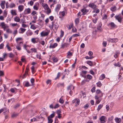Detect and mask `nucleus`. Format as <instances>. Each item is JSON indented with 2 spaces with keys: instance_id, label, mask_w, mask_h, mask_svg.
<instances>
[{
  "instance_id": "obj_1",
  "label": "nucleus",
  "mask_w": 123,
  "mask_h": 123,
  "mask_svg": "<svg viewBox=\"0 0 123 123\" xmlns=\"http://www.w3.org/2000/svg\"><path fill=\"white\" fill-rule=\"evenodd\" d=\"M96 95L95 96V99H98L99 97H102L103 96V93L99 90H97L96 92Z\"/></svg>"
},
{
  "instance_id": "obj_2",
  "label": "nucleus",
  "mask_w": 123,
  "mask_h": 123,
  "mask_svg": "<svg viewBox=\"0 0 123 123\" xmlns=\"http://www.w3.org/2000/svg\"><path fill=\"white\" fill-rule=\"evenodd\" d=\"M52 25H50L49 27L51 29H52L53 30H56L58 27V25L56 23H54L53 22H52Z\"/></svg>"
},
{
  "instance_id": "obj_3",
  "label": "nucleus",
  "mask_w": 123,
  "mask_h": 123,
  "mask_svg": "<svg viewBox=\"0 0 123 123\" xmlns=\"http://www.w3.org/2000/svg\"><path fill=\"white\" fill-rule=\"evenodd\" d=\"M0 26L1 27V28L3 29L4 30H5L8 27V26L7 25L5 24L4 22H2L0 23Z\"/></svg>"
},
{
  "instance_id": "obj_4",
  "label": "nucleus",
  "mask_w": 123,
  "mask_h": 123,
  "mask_svg": "<svg viewBox=\"0 0 123 123\" xmlns=\"http://www.w3.org/2000/svg\"><path fill=\"white\" fill-rule=\"evenodd\" d=\"M115 17L116 19L119 22H121L122 19V17L120 15H117L116 16H115Z\"/></svg>"
},
{
  "instance_id": "obj_5",
  "label": "nucleus",
  "mask_w": 123,
  "mask_h": 123,
  "mask_svg": "<svg viewBox=\"0 0 123 123\" xmlns=\"http://www.w3.org/2000/svg\"><path fill=\"white\" fill-rule=\"evenodd\" d=\"M81 11L82 12V15H84L88 12L89 10L86 9L85 8H84L81 10Z\"/></svg>"
},
{
  "instance_id": "obj_6",
  "label": "nucleus",
  "mask_w": 123,
  "mask_h": 123,
  "mask_svg": "<svg viewBox=\"0 0 123 123\" xmlns=\"http://www.w3.org/2000/svg\"><path fill=\"white\" fill-rule=\"evenodd\" d=\"M49 33L48 32H45L44 31H42L40 33L41 36H47Z\"/></svg>"
},
{
  "instance_id": "obj_7",
  "label": "nucleus",
  "mask_w": 123,
  "mask_h": 123,
  "mask_svg": "<svg viewBox=\"0 0 123 123\" xmlns=\"http://www.w3.org/2000/svg\"><path fill=\"white\" fill-rule=\"evenodd\" d=\"M61 6V5L60 4H57L56 6L55 9V11L58 12L60 10Z\"/></svg>"
},
{
  "instance_id": "obj_8",
  "label": "nucleus",
  "mask_w": 123,
  "mask_h": 123,
  "mask_svg": "<svg viewBox=\"0 0 123 123\" xmlns=\"http://www.w3.org/2000/svg\"><path fill=\"white\" fill-rule=\"evenodd\" d=\"M105 117L104 116H102L100 117V120L101 123H105Z\"/></svg>"
},
{
  "instance_id": "obj_9",
  "label": "nucleus",
  "mask_w": 123,
  "mask_h": 123,
  "mask_svg": "<svg viewBox=\"0 0 123 123\" xmlns=\"http://www.w3.org/2000/svg\"><path fill=\"white\" fill-rule=\"evenodd\" d=\"M89 6L91 8L93 9L96 8L97 7L96 5L93 3H90L89 5Z\"/></svg>"
},
{
  "instance_id": "obj_10",
  "label": "nucleus",
  "mask_w": 123,
  "mask_h": 123,
  "mask_svg": "<svg viewBox=\"0 0 123 123\" xmlns=\"http://www.w3.org/2000/svg\"><path fill=\"white\" fill-rule=\"evenodd\" d=\"M6 3L5 1H1V3L0 5L1 8L3 9H4L5 8V4Z\"/></svg>"
},
{
  "instance_id": "obj_11",
  "label": "nucleus",
  "mask_w": 123,
  "mask_h": 123,
  "mask_svg": "<svg viewBox=\"0 0 123 123\" xmlns=\"http://www.w3.org/2000/svg\"><path fill=\"white\" fill-rule=\"evenodd\" d=\"M31 12V9L29 8L25 9L24 11L25 14H29Z\"/></svg>"
},
{
  "instance_id": "obj_12",
  "label": "nucleus",
  "mask_w": 123,
  "mask_h": 123,
  "mask_svg": "<svg viewBox=\"0 0 123 123\" xmlns=\"http://www.w3.org/2000/svg\"><path fill=\"white\" fill-rule=\"evenodd\" d=\"M11 13L12 16L16 15L17 14L16 11L15 10H12L11 11Z\"/></svg>"
},
{
  "instance_id": "obj_13",
  "label": "nucleus",
  "mask_w": 123,
  "mask_h": 123,
  "mask_svg": "<svg viewBox=\"0 0 123 123\" xmlns=\"http://www.w3.org/2000/svg\"><path fill=\"white\" fill-rule=\"evenodd\" d=\"M67 13V11L66 10L62 12H59V14L60 16L62 17L64 16L65 14Z\"/></svg>"
},
{
  "instance_id": "obj_14",
  "label": "nucleus",
  "mask_w": 123,
  "mask_h": 123,
  "mask_svg": "<svg viewBox=\"0 0 123 123\" xmlns=\"http://www.w3.org/2000/svg\"><path fill=\"white\" fill-rule=\"evenodd\" d=\"M39 4L38 3H37L36 5L34 6L33 8L34 9L36 10H37L39 9Z\"/></svg>"
},
{
  "instance_id": "obj_15",
  "label": "nucleus",
  "mask_w": 123,
  "mask_h": 123,
  "mask_svg": "<svg viewBox=\"0 0 123 123\" xmlns=\"http://www.w3.org/2000/svg\"><path fill=\"white\" fill-rule=\"evenodd\" d=\"M109 25H110L111 27L113 28L116 27V25L114 23L111 22L109 23Z\"/></svg>"
},
{
  "instance_id": "obj_16",
  "label": "nucleus",
  "mask_w": 123,
  "mask_h": 123,
  "mask_svg": "<svg viewBox=\"0 0 123 123\" xmlns=\"http://www.w3.org/2000/svg\"><path fill=\"white\" fill-rule=\"evenodd\" d=\"M24 8V6L23 5H20L18 7V9L19 10V11L20 12H21L23 10Z\"/></svg>"
},
{
  "instance_id": "obj_17",
  "label": "nucleus",
  "mask_w": 123,
  "mask_h": 123,
  "mask_svg": "<svg viewBox=\"0 0 123 123\" xmlns=\"http://www.w3.org/2000/svg\"><path fill=\"white\" fill-rule=\"evenodd\" d=\"M14 20L15 22H19L20 21V19L18 17L16 16L14 18Z\"/></svg>"
},
{
  "instance_id": "obj_18",
  "label": "nucleus",
  "mask_w": 123,
  "mask_h": 123,
  "mask_svg": "<svg viewBox=\"0 0 123 123\" xmlns=\"http://www.w3.org/2000/svg\"><path fill=\"white\" fill-rule=\"evenodd\" d=\"M57 46V44L56 43H54L53 44H51L49 46V47L50 48H53Z\"/></svg>"
},
{
  "instance_id": "obj_19",
  "label": "nucleus",
  "mask_w": 123,
  "mask_h": 123,
  "mask_svg": "<svg viewBox=\"0 0 123 123\" xmlns=\"http://www.w3.org/2000/svg\"><path fill=\"white\" fill-rule=\"evenodd\" d=\"M115 122L117 123H119L121 121V119L120 118L116 117L115 119Z\"/></svg>"
},
{
  "instance_id": "obj_20",
  "label": "nucleus",
  "mask_w": 123,
  "mask_h": 123,
  "mask_svg": "<svg viewBox=\"0 0 123 123\" xmlns=\"http://www.w3.org/2000/svg\"><path fill=\"white\" fill-rule=\"evenodd\" d=\"M19 30H20V31L19 32V33H20L22 34L25 31L26 29H25L21 28H20Z\"/></svg>"
},
{
  "instance_id": "obj_21",
  "label": "nucleus",
  "mask_w": 123,
  "mask_h": 123,
  "mask_svg": "<svg viewBox=\"0 0 123 123\" xmlns=\"http://www.w3.org/2000/svg\"><path fill=\"white\" fill-rule=\"evenodd\" d=\"M74 88V87L72 85H71L68 86V88L67 89L68 90H73Z\"/></svg>"
},
{
  "instance_id": "obj_22",
  "label": "nucleus",
  "mask_w": 123,
  "mask_h": 123,
  "mask_svg": "<svg viewBox=\"0 0 123 123\" xmlns=\"http://www.w3.org/2000/svg\"><path fill=\"white\" fill-rule=\"evenodd\" d=\"M15 5L14 3H11L10 4L9 6V8H12L14 7L15 6Z\"/></svg>"
},
{
  "instance_id": "obj_23",
  "label": "nucleus",
  "mask_w": 123,
  "mask_h": 123,
  "mask_svg": "<svg viewBox=\"0 0 123 123\" xmlns=\"http://www.w3.org/2000/svg\"><path fill=\"white\" fill-rule=\"evenodd\" d=\"M99 12V9L97 8V7L95 8V9H94V10L92 12L93 13H94V12H96V13H98Z\"/></svg>"
},
{
  "instance_id": "obj_24",
  "label": "nucleus",
  "mask_w": 123,
  "mask_h": 123,
  "mask_svg": "<svg viewBox=\"0 0 123 123\" xmlns=\"http://www.w3.org/2000/svg\"><path fill=\"white\" fill-rule=\"evenodd\" d=\"M116 8L117 7L116 6H114L112 7L111 8V10L112 11H114L116 10Z\"/></svg>"
},
{
  "instance_id": "obj_25",
  "label": "nucleus",
  "mask_w": 123,
  "mask_h": 123,
  "mask_svg": "<svg viewBox=\"0 0 123 123\" xmlns=\"http://www.w3.org/2000/svg\"><path fill=\"white\" fill-rule=\"evenodd\" d=\"M18 115V113H14L12 114L11 117H12L14 118L17 116Z\"/></svg>"
},
{
  "instance_id": "obj_26",
  "label": "nucleus",
  "mask_w": 123,
  "mask_h": 123,
  "mask_svg": "<svg viewBox=\"0 0 123 123\" xmlns=\"http://www.w3.org/2000/svg\"><path fill=\"white\" fill-rule=\"evenodd\" d=\"M68 45V44L66 43H65L64 44H62L61 45V48H64L65 47H67Z\"/></svg>"
},
{
  "instance_id": "obj_27",
  "label": "nucleus",
  "mask_w": 123,
  "mask_h": 123,
  "mask_svg": "<svg viewBox=\"0 0 123 123\" xmlns=\"http://www.w3.org/2000/svg\"><path fill=\"white\" fill-rule=\"evenodd\" d=\"M10 25L12 27L16 26H17L19 27V25H18L17 23H11Z\"/></svg>"
},
{
  "instance_id": "obj_28",
  "label": "nucleus",
  "mask_w": 123,
  "mask_h": 123,
  "mask_svg": "<svg viewBox=\"0 0 123 123\" xmlns=\"http://www.w3.org/2000/svg\"><path fill=\"white\" fill-rule=\"evenodd\" d=\"M53 113L51 114L48 117L49 118H52L53 117L55 116V112L54 111H53Z\"/></svg>"
},
{
  "instance_id": "obj_29",
  "label": "nucleus",
  "mask_w": 123,
  "mask_h": 123,
  "mask_svg": "<svg viewBox=\"0 0 123 123\" xmlns=\"http://www.w3.org/2000/svg\"><path fill=\"white\" fill-rule=\"evenodd\" d=\"M105 78V75L104 74H102L100 77V79L101 80H103Z\"/></svg>"
},
{
  "instance_id": "obj_30",
  "label": "nucleus",
  "mask_w": 123,
  "mask_h": 123,
  "mask_svg": "<svg viewBox=\"0 0 123 123\" xmlns=\"http://www.w3.org/2000/svg\"><path fill=\"white\" fill-rule=\"evenodd\" d=\"M103 105H102L100 104L98 106L97 109V110L98 111L100 110L102 108Z\"/></svg>"
},
{
  "instance_id": "obj_31",
  "label": "nucleus",
  "mask_w": 123,
  "mask_h": 123,
  "mask_svg": "<svg viewBox=\"0 0 123 123\" xmlns=\"http://www.w3.org/2000/svg\"><path fill=\"white\" fill-rule=\"evenodd\" d=\"M118 41V39L117 38H114L112 39V43H116Z\"/></svg>"
},
{
  "instance_id": "obj_32",
  "label": "nucleus",
  "mask_w": 123,
  "mask_h": 123,
  "mask_svg": "<svg viewBox=\"0 0 123 123\" xmlns=\"http://www.w3.org/2000/svg\"><path fill=\"white\" fill-rule=\"evenodd\" d=\"M48 123H52V122L53 120L52 118H49L48 117Z\"/></svg>"
},
{
  "instance_id": "obj_33",
  "label": "nucleus",
  "mask_w": 123,
  "mask_h": 123,
  "mask_svg": "<svg viewBox=\"0 0 123 123\" xmlns=\"http://www.w3.org/2000/svg\"><path fill=\"white\" fill-rule=\"evenodd\" d=\"M87 63L91 66H92V62L91 61H87Z\"/></svg>"
},
{
  "instance_id": "obj_34",
  "label": "nucleus",
  "mask_w": 123,
  "mask_h": 123,
  "mask_svg": "<svg viewBox=\"0 0 123 123\" xmlns=\"http://www.w3.org/2000/svg\"><path fill=\"white\" fill-rule=\"evenodd\" d=\"M43 6L44 9L46 10L48 9L49 8V7L48 5L46 4H45L44 5H43Z\"/></svg>"
},
{
  "instance_id": "obj_35",
  "label": "nucleus",
  "mask_w": 123,
  "mask_h": 123,
  "mask_svg": "<svg viewBox=\"0 0 123 123\" xmlns=\"http://www.w3.org/2000/svg\"><path fill=\"white\" fill-rule=\"evenodd\" d=\"M102 26V24L101 23H100L97 27V29L99 30H101V27Z\"/></svg>"
},
{
  "instance_id": "obj_36",
  "label": "nucleus",
  "mask_w": 123,
  "mask_h": 123,
  "mask_svg": "<svg viewBox=\"0 0 123 123\" xmlns=\"http://www.w3.org/2000/svg\"><path fill=\"white\" fill-rule=\"evenodd\" d=\"M7 14V12L6 10H4L3 12V15L5 18L6 17Z\"/></svg>"
},
{
  "instance_id": "obj_37",
  "label": "nucleus",
  "mask_w": 123,
  "mask_h": 123,
  "mask_svg": "<svg viewBox=\"0 0 123 123\" xmlns=\"http://www.w3.org/2000/svg\"><path fill=\"white\" fill-rule=\"evenodd\" d=\"M96 100V104H98L101 101V98H98L97 99H95Z\"/></svg>"
},
{
  "instance_id": "obj_38",
  "label": "nucleus",
  "mask_w": 123,
  "mask_h": 123,
  "mask_svg": "<svg viewBox=\"0 0 123 123\" xmlns=\"http://www.w3.org/2000/svg\"><path fill=\"white\" fill-rule=\"evenodd\" d=\"M46 11V13L47 14H49L51 12V10L50 9L48 8L47 9Z\"/></svg>"
},
{
  "instance_id": "obj_39",
  "label": "nucleus",
  "mask_w": 123,
  "mask_h": 123,
  "mask_svg": "<svg viewBox=\"0 0 123 123\" xmlns=\"http://www.w3.org/2000/svg\"><path fill=\"white\" fill-rule=\"evenodd\" d=\"M36 28V27L34 25H32L31 26V28L33 30L35 29Z\"/></svg>"
},
{
  "instance_id": "obj_40",
  "label": "nucleus",
  "mask_w": 123,
  "mask_h": 123,
  "mask_svg": "<svg viewBox=\"0 0 123 123\" xmlns=\"http://www.w3.org/2000/svg\"><path fill=\"white\" fill-rule=\"evenodd\" d=\"M80 100L79 99H78L77 100L76 99V106H77L79 105L80 103Z\"/></svg>"
},
{
  "instance_id": "obj_41",
  "label": "nucleus",
  "mask_w": 123,
  "mask_h": 123,
  "mask_svg": "<svg viewBox=\"0 0 123 123\" xmlns=\"http://www.w3.org/2000/svg\"><path fill=\"white\" fill-rule=\"evenodd\" d=\"M113 118L114 117L113 116H111L108 118V120L109 121H111L113 120Z\"/></svg>"
},
{
  "instance_id": "obj_42",
  "label": "nucleus",
  "mask_w": 123,
  "mask_h": 123,
  "mask_svg": "<svg viewBox=\"0 0 123 123\" xmlns=\"http://www.w3.org/2000/svg\"><path fill=\"white\" fill-rule=\"evenodd\" d=\"M67 56H71L72 55V53L70 52V51H69L67 53Z\"/></svg>"
},
{
  "instance_id": "obj_43",
  "label": "nucleus",
  "mask_w": 123,
  "mask_h": 123,
  "mask_svg": "<svg viewBox=\"0 0 123 123\" xmlns=\"http://www.w3.org/2000/svg\"><path fill=\"white\" fill-rule=\"evenodd\" d=\"M59 102L61 104H63V103L64 101L63 99L62 98V97L60 99Z\"/></svg>"
},
{
  "instance_id": "obj_44",
  "label": "nucleus",
  "mask_w": 123,
  "mask_h": 123,
  "mask_svg": "<svg viewBox=\"0 0 123 123\" xmlns=\"http://www.w3.org/2000/svg\"><path fill=\"white\" fill-rule=\"evenodd\" d=\"M31 82L32 83V85H34V80L33 78H32L31 79Z\"/></svg>"
},
{
  "instance_id": "obj_45",
  "label": "nucleus",
  "mask_w": 123,
  "mask_h": 123,
  "mask_svg": "<svg viewBox=\"0 0 123 123\" xmlns=\"http://www.w3.org/2000/svg\"><path fill=\"white\" fill-rule=\"evenodd\" d=\"M114 65L116 66L120 67L121 66L119 62H118L117 63H115L114 64Z\"/></svg>"
},
{
  "instance_id": "obj_46",
  "label": "nucleus",
  "mask_w": 123,
  "mask_h": 123,
  "mask_svg": "<svg viewBox=\"0 0 123 123\" xmlns=\"http://www.w3.org/2000/svg\"><path fill=\"white\" fill-rule=\"evenodd\" d=\"M97 86L99 87H100L102 85V84L100 81H99L97 83Z\"/></svg>"
},
{
  "instance_id": "obj_47",
  "label": "nucleus",
  "mask_w": 123,
  "mask_h": 123,
  "mask_svg": "<svg viewBox=\"0 0 123 123\" xmlns=\"http://www.w3.org/2000/svg\"><path fill=\"white\" fill-rule=\"evenodd\" d=\"M72 31L73 32H76L77 31V30L75 27H73L72 29Z\"/></svg>"
},
{
  "instance_id": "obj_48",
  "label": "nucleus",
  "mask_w": 123,
  "mask_h": 123,
  "mask_svg": "<svg viewBox=\"0 0 123 123\" xmlns=\"http://www.w3.org/2000/svg\"><path fill=\"white\" fill-rule=\"evenodd\" d=\"M52 59L53 61L54 62H56L58 61L57 58L55 57H54L52 58Z\"/></svg>"
},
{
  "instance_id": "obj_49",
  "label": "nucleus",
  "mask_w": 123,
  "mask_h": 123,
  "mask_svg": "<svg viewBox=\"0 0 123 123\" xmlns=\"http://www.w3.org/2000/svg\"><path fill=\"white\" fill-rule=\"evenodd\" d=\"M79 18H77L75 20V24H77L79 23Z\"/></svg>"
},
{
  "instance_id": "obj_50",
  "label": "nucleus",
  "mask_w": 123,
  "mask_h": 123,
  "mask_svg": "<svg viewBox=\"0 0 123 123\" xmlns=\"http://www.w3.org/2000/svg\"><path fill=\"white\" fill-rule=\"evenodd\" d=\"M78 33V34H74V35H73L72 36L74 37H77L78 36H80V35L79 34V33Z\"/></svg>"
},
{
  "instance_id": "obj_51",
  "label": "nucleus",
  "mask_w": 123,
  "mask_h": 123,
  "mask_svg": "<svg viewBox=\"0 0 123 123\" xmlns=\"http://www.w3.org/2000/svg\"><path fill=\"white\" fill-rule=\"evenodd\" d=\"M31 50H32V52H34L35 53L37 51L36 49L35 48H31L30 49Z\"/></svg>"
},
{
  "instance_id": "obj_52",
  "label": "nucleus",
  "mask_w": 123,
  "mask_h": 123,
  "mask_svg": "<svg viewBox=\"0 0 123 123\" xmlns=\"http://www.w3.org/2000/svg\"><path fill=\"white\" fill-rule=\"evenodd\" d=\"M36 38H32L31 39V42L34 43H36L35 41Z\"/></svg>"
},
{
  "instance_id": "obj_53",
  "label": "nucleus",
  "mask_w": 123,
  "mask_h": 123,
  "mask_svg": "<svg viewBox=\"0 0 123 123\" xmlns=\"http://www.w3.org/2000/svg\"><path fill=\"white\" fill-rule=\"evenodd\" d=\"M6 47L7 48V49L9 51H11V48L9 46L8 44H7L6 46Z\"/></svg>"
},
{
  "instance_id": "obj_54",
  "label": "nucleus",
  "mask_w": 123,
  "mask_h": 123,
  "mask_svg": "<svg viewBox=\"0 0 123 123\" xmlns=\"http://www.w3.org/2000/svg\"><path fill=\"white\" fill-rule=\"evenodd\" d=\"M6 32L8 33H11L12 31L11 30L8 29L6 30Z\"/></svg>"
},
{
  "instance_id": "obj_55",
  "label": "nucleus",
  "mask_w": 123,
  "mask_h": 123,
  "mask_svg": "<svg viewBox=\"0 0 123 123\" xmlns=\"http://www.w3.org/2000/svg\"><path fill=\"white\" fill-rule=\"evenodd\" d=\"M14 55L12 53L9 54V57L10 58H12L14 57Z\"/></svg>"
},
{
  "instance_id": "obj_56",
  "label": "nucleus",
  "mask_w": 123,
  "mask_h": 123,
  "mask_svg": "<svg viewBox=\"0 0 123 123\" xmlns=\"http://www.w3.org/2000/svg\"><path fill=\"white\" fill-rule=\"evenodd\" d=\"M85 58L86 59H91L92 58H94L93 56L91 57H88L87 56H86L85 57Z\"/></svg>"
},
{
  "instance_id": "obj_57",
  "label": "nucleus",
  "mask_w": 123,
  "mask_h": 123,
  "mask_svg": "<svg viewBox=\"0 0 123 123\" xmlns=\"http://www.w3.org/2000/svg\"><path fill=\"white\" fill-rule=\"evenodd\" d=\"M87 78L88 79H91L92 78V77L90 74H87Z\"/></svg>"
},
{
  "instance_id": "obj_58",
  "label": "nucleus",
  "mask_w": 123,
  "mask_h": 123,
  "mask_svg": "<svg viewBox=\"0 0 123 123\" xmlns=\"http://www.w3.org/2000/svg\"><path fill=\"white\" fill-rule=\"evenodd\" d=\"M59 106V105L58 104H56L55 106L54 107V109H56Z\"/></svg>"
},
{
  "instance_id": "obj_59",
  "label": "nucleus",
  "mask_w": 123,
  "mask_h": 123,
  "mask_svg": "<svg viewBox=\"0 0 123 123\" xmlns=\"http://www.w3.org/2000/svg\"><path fill=\"white\" fill-rule=\"evenodd\" d=\"M60 73L59 72L57 74V77H56V78L55 79L56 80L57 79L59 78V77H60Z\"/></svg>"
},
{
  "instance_id": "obj_60",
  "label": "nucleus",
  "mask_w": 123,
  "mask_h": 123,
  "mask_svg": "<svg viewBox=\"0 0 123 123\" xmlns=\"http://www.w3.org/2000/svg\"><path fill=\"white\" fill-rule=\"evenodd\" d=\"M89 106V105L88 104H86L84 106V108L86 109H87Z\"/></svg>"
},
{
  "instance_id": "obj_61",
  "label": "nucleus",
  "mask_w": 123,
  "mask_h": 123,
  "mask_svg": "<svg viewBox=\"0 0 123 123\" xmlns=\"http://www.w3.org/2000/svg\"><path fill=\"white\" fill-rule=\"evenodd\" d=\"M3 58H5L6 56L7 55V54L5 53L3 54Z\"/></svg>"
},
{
  "instance_id": "obj_62",
  "label": "nucleus",
  "mask_w": 123,
  "mask_h": 123,
  "mask_svg": "<svg viewBox=\"0 0 123 123\" xmlns=\"http://www.w3.org/2000/svg\"><path fill=\"white\" fill-rule=\"evenodd\" d=\"M36 14H37V12L36 11H33L31 13V14L32 15H34Z\"/></svg>"
},
{
  "instance_id": "obj_63",
  "label": "nucleus",
  "mask_w": 123,
  "mask_h": 123,
  "mask_svg": "<svg viewBox=\"0 0 123 123\" xmlns=\"http://www.w3.org/2000/svg\"><path fill=\"white\" fill-rule=\"evenodd\" d=\"M88 54L90 56H91L93 55V53L91 51H90L88 52Z\"/></svg>"
},
{
  "instance_id": "obj_64",
  "label": "nucleus",
  "mask_w": 123,
  "mask_h": 123,
  "mask_svg": "<svg viewBox=\"0 0 123 123\" xmlns=\"http://www.w3.org/2000/svg\"><path fill=\"white\" fill-rule=\"evenodd\" d=\"M25 1V0H19L18 2L20 3H23Z\"/></svg>"
}]
</instances>
